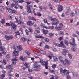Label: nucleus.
<instances>
[{
	"label": "nucleus",
	"mask_w": 79,
	"mask_h": 79,
	"mask_svg": "<svg viewBox=\"0 0 79 79\" xmlns=\"http://www.w3.org/2000/svg\"><path fill=\"white\" fill-rule=\"evenodd\" d=\"M19 52L15 50L13 52V57L14 59H12V65H15L16 64V61L18 60L17 56H18Z\"/></svg>",
	"instance_id": "nucleus-1"
},
{
	"label": "nucleus",
	"mask_w": 79,
	"mask_h": 79,
	"mask_svg": "<svg viewBox=\"0 0 79 79\" xmlns=\"http://www.w3.org/2000/svg\"><path fill=\"white\" fill-rule=\"evenodd\" d=\"M60 72L61 74H63V73H64V75L66 76L67 74H69V71L66 70H64L63 69L61 68L60 69Z\"/></svg>",
	"instance_id": "nucleus-2"
},
{
	"label": "nucleus",
	"mask_w": 79,
	"mask_h": 79,
	"mask_svg": "<svg viewBox=\"0 0 79 79\" xmlns=\"http://www.w3.org/2000/svg\"><path fill=\"white\" fill-rule=\"evenodd\" d=\"M63 64L64 66H66V65L69 66L71 64V62L70 61H68V60L65 59L64 62Z\"/></svg>",
	"instance_id": "nucleus-3"
},
{
	"label": "nucleus",
	"mask_w": 79,
	"mask_h": 79,
	"mask_svg": "<svg viewBox=\"0 0 79 79\" xmlns=\"http://www.w3.org/2000/svg\"><path fill=\"white\" fill-rule=\"evenodd\" d=\"M4 37H5V39L7 40H11V39H13V36L12 35L8 36L6 35H5Z\"/></svg>",
	"instance_id": "nucleus-4"
},
{
	"label": "nucleus",
	"mask_w": 79,
	"mask_h": 79,
	"mask_svg": "<svg viewBox=\"0 0 79 79\" xmlns=\"http://www.w3.org/2000/svg\"><path fill=\"white\" fill-rule=\"evenodd\" d=\"M53 45H56V46H58V47H62V45L63 44V41L61 42L59 44L58 43L54 42L53 43Z\"/></svg>",
	"instance_id": "nucleus-5"
},
{
	"label": "nucleus",
	"mask_w": 79,
	"mask_h": 79,
	"mask_svg": "<svg viewBox=\"0 0 79 79\" xmlns=\"http://www.w3.org/2000/svg\"><path fill=\"white\" fill-rule=\"evenodd\" d=\"M63 27V25L62 24L60 23L59 24V26L58 27L56 26L55 27V29L56 30H58V31H60V30H61V29Z\"/></svg>",
	"instance_id": "nucleus-6"
},
{
	"label": "nucleus",
	"mask_w": 79,
	"mask_h": 79,
	"mask_svg": "<svg viewBox=\"0 0 79 79\" xmlns=\"http://www.w3.org/2000/svg\"><path fill=\"white\" fill-rule=\"evenodd\" d=\"M58 7H59L58 9V11L59 12H61L63 11V7L62 6L60 5H59L58 6Z\"/></svg>",
	"instance_id": "nucleus-7"
},
{
	"label": "nucleus",
	"mask_w": 79,
	"mask_h": 79,
	"mask_svg": "<svg viewBox=\"0 0 79 79\" xmlns=\"http://www.w3.org/2000/svg\"><path fill=\"white\" fill-rule=\"evenodd\" d=\"M11 30L16 31V25L14 23L11 24Z\"/></svg>",
	"instance_id": "nucleus-8"
},
{
	"label": "nucleus",
	"mask_w": 79,
	"mask_h": 79,
	"mask_svg": "<svg viewBox=\"0 0 79 79\" xmlns=\"http://www.w3.org/2000/svg\"><path fill=\"white\" fill-rule=\"evenodd\" d=\"M11 30L16 31V25L14 23L11 24Z\"/></svg>",
	"instance_id": "nucleus-9"
},
{
	"label": "nucleus",
	"mask_w": 79,
	"mask_h": 79,
	"mask_svg": "<svg viewBox=\"0 0 79 79\" xmlns=\"http://www.w3.org/2000/svg\"><path fill=\"white\" fill-rule=\"evenodd\" d=\"M38 62H36L35 63V65L34 66V68H40V65L39 64Z\"/></svg>",
	"instance_id": "nucleus-10"
},
{
	"label": "nucleus",
	"mask_w": 79,
	"mask_h": 79,
	"mask_svg": "<svg viewBox=\"0 0 79 79\" xmlns=\"http://www.w3.org/2000/svg\"><path fill=\"white\" fill-rule=\"evenodd\" d=\"M11 8L14 7V8H15V9H18V7H19V5H18V4H15V5L12 4L11 5Z\"/></svg>",
	"instance_id": "nucleus-11"
},
{
	"label": "nucleus",
	"mask_w": 79,
	"mask_h": 79,
	"mask_svg": "<svg viewBox=\"0 0 79 79\" xmlns=\"http://www.w3.org/2000/svg\"><path fill=\"white\" fill-rule=\"evenodd\" d=\"M34 23L32 22V21H28L27 23V25H29L30 26H33V25H34Z\"/></svg>",
	"instance_id": "nucleus-12"
},
{
	"label": "nucleus",
	"mask_w": 79,
	"mask_h": 79,
	"mask_svg": "<svg viewBox=\"0 0 79 79\" xmlns=\"http://www.w3.org/2000/svg\"><path fill=\"white\" fill-rule=\"evenodd\" d=\"M59 24V20L58 19H56L54 22L52 23V24L53 25H55V26H57L58 24Z\"/></svg>",
	"instance_id": "nucleus-13"
},
{
	"label": "nucleus",
	"mask_w": 79,
	"mask_h": 79,
	"mask_svg": "<svg viewBox=\"0 0 79 79\" xmlns=\"http://www.w3.org/2000/svg\"><path fill=\"white\" fill-rule=\"evenodd\" d=\"M17 49L18 51H21L23 50V47L21 46H17Z\"/></svg>",
	"instance_id": "nucleus-14"
},
{
	"label": "nucleus",
	"mask_w": 79,
	"mask_h": 79,
	"mask_svg": "<svg viewBox=\"0 0 79 79\" xmlns=\"http://www.w3.org/2000/svg\"><path fill=\"white\" fill-rule=\"evenodd\" d=\"M59 59L60 61V62L63 64V63H64V62L65 61V60H62L63 57L61 56L59 57Z\"/></svg>",
	"instance_id": "nucleus-15"
},
{
	"label": "nucleus",
	"mask_w": 79,
	"mask_h": 79,
	"mask_svg": "<svg viewBox=\"0 0 79 79\" xmlns=\"http://www.w3.org/2000/svg\"><path fill=\"white\" fill-rule=\"evenodd\" d=\"M48 60H47V61H43L42 63V65H43V66L46 65H48Z\"/></svg>",
	"instance_id": "nucleus-16"
},
{
	"label": "nucleus",
	"mask_w": 79,
	"mask_h": 79,
	"mask_svg": "<svg viewBox=\"0 0 79 79\" xmlns=\"http://www.w3.org/2000/svg\"><path fill=\"white\" fill-rule=\"evenodd\" d=\"M6 68L7 69H11L12 70L11 71H13V66L9 65H7Z\"/></svg>",
	"instance_id": "nucleus-17"
},
{
	"label": "nucleus",
	"mask_w": 79,
	"mask_h": 79,
	"mask_svg": "<svg viewBox=\"0 0 79 79\" xmlns=\"http://www.w3.org/2000/svg\"><path fill=\"white\" fill-rule=\"evenodd\" d=\"M23 64L26 67V68H29V64L27 62H25L23 63Z\"/></svg>",
	"instance_id": "nucleus-18"
},
{
	"label": "nucleus",
	"mask_w": 79,
	"mask_h": 79,
	"mask_svg": "<svg viewBox=\"0 0 79 79\" xmlns=\"http://www.w3.org/2000/svg\"><path fill=\"white\" fill-rule=\"evenodd\" d=\"M42 31L43 32L44 34H47L48 33V30H45L44 29L42 30Z\"/></svg>",
	"instance_id": "nucleus-19"
},
{
	"label": "nucleus",
	"mask_w": 79,
	"mask_h": 79,
	"mask_svg": "<svg viewBox=\"0 0 79 79\" xmlns=\"http://www.w3.org/2000/svg\"><path fill=\"white\" fill-rule=\"evenodd\" d=\"M7 10H8L9 13H12V9H11L10 8H9L8 7H6Z\"/></svg>",
	"instance_id": "nucleus-20"
},
{
	"label": "nucleus",
	"mask_w": 79,
	"mask_h": 79,
	"mask_svg": "<svg viewBox=\"0 0 79 79\" xmlns=\"http://www.w3.org/2000/svg\"><path fill=\"white\" fill-rule=\"evenodd\" d=\"M27 11L28 12V13H29L32 14V11H31V8L27 9Z\"/></svg>",
	"instance_id": "nucleus-21"
},
{
	"label": "nucleus",
	"mask_w": 79,
	"mask_h": 79,
	"mask_svg": "<svg viewBox=\"0 0 79 79\" xmlns=\"http://www.w3.org/2000/svg\"><path fill=\"white\" fill-rule=\"evenodd\" d=\"M49 19L51 20V21H55L56 19L55 18H53L51 17H50Z\"/></svg>",
	"instance_id": "nucleus-22"
},
{
	"label": "nucleus",
	"mask_w": 79,
	"mask_h": 79,
	"mask_svg": "<svg viewBox=\"0 0 79 79\" xmlns=\"http://www.w3.org/2000/svg\"><path fill=\"white\" fill-rule=\"evenodd\" d=\"M35 37L36 38H42V39H45V38H44V37H43L42 36H40V35L36 36Z\"/></svg>",
	"instance_id": "nucleus-23"
},
{
	"label": "nucleus",
	"mask_w": 79,
	"mask_h": 79,
	"mask_svg": "<svg viewBox=\"0 0 79 79\" xmlns=\"http://www.w3.org/2000/svg\"><path fill=\"white\" fill-rule=\"evenodd\" d=\"M5 49V48L3 46H1L0 47V51H3Z\"/></svg>",
	"instance_id": "nucleus-24"
},
{
	"label": "nucleus",
	"mask_w": 79,
	"mask_h": 79,
	"mask_svg": "<svg viewBox=\"0 0 79 79\" xmlns=\"http://www.w3.org/2000/svg\"><path fill=\"white\" fill-rule=\"evenodd\" d=\"M40 52L41 54H46V52L44 50L40 51Z\"/></svg>",
	"instance_id": "nucleus-25"
},
{
	"label": "nucleus",
	"mask_w": 79,
	"mask_h": 79,
	"mask_svg": "<svg viewBox=\"0 0 79 79\" xmlns=\"http://www.w3.org/2000/svg\"><path fill=\"white\" fill-rule=\"evenodd\" d=\"M54 35V34L53 33H50L49 34V37H52Z\"/></svg>",
	"instance_id": "nucleus-26"
},
{
	"label": "nucleus",
	"mask_w": 79,
	"mask_h": 79,
	"mask_svg": "<svg viewBox=\"0 0 79 79\" xmlns=\"http://www.w3.org/2000/svg\"><path fill=\"white\" fill-rule=\"evenodd\" d=\"M72 75L73 76H74V77H76V76H78L77 73H72Z\"/></svg>",
	"instance_id": "nucleus-27"
},
{
	"label": "nucleus",
	"mask_w": 79,
	"mask_h": 79,
	"mask_svg": "<svg viewBox=\"0 0 79 79\" xmlns=\"http://www.w3.org/2000/svg\"><path fill=\"white\" fill-rule=\"evenodd\" d=\"M70 15L72 17H73V16H75V14L73 12H72L70 13Z\"/></svg>",
	"instance_id": "nucleus-28"
},
{
	"label": "nucleus",
	"mask_w": 79,
	"mask_h": 79,
	"mask_svg": "<svg viewBox=\"0 0 79 79\" xmlns=\"http://www.w3.org/2000/svg\"><path fill=\"white\" fill-rule=\"evenodd\" d=\"M53 1L55 2H56V3H60V2H61V0H52Z\"/></svg>",
	"instance_id": "nucleus-29"
},
{
	"label": "nucleus",
	"mask_w": 79,
	"mask_h": 79,
	"mask_svg": "<svg viewBox=\"0 0 79 79\" xmlns=\"http://www.w3.org/2000/svg\"><path fill=\"white\" fill-rule=\"evenodd\" d=\"M24 1L23 0H18L17 1V4H18V3H22L23 2H24Z\"/></svg>",
	"instance_id": "nucleus-30"
},
{
	"label": "nucleus",
	"mask_w": 79,
	"mask_h": 79,
	"mask_svg": "<svg viewBox=\"0 0 79 79\" xmlns=\"http://www.w3.org/2000/svg\"><path fill=\"white\" fill-rule=\"evenodd\" d=\"M1 23H2V24H4L5 23V19H2V20H1Z\"/></svg>",
	"instance_id": "nucleus-31"
},
{
	"label": "nucleus",
	"mask_w": 79,
	"mask_h": 79,
	"mask_svg": "<svg viewBox=\"0 0 79 79\" xmlns=\"http://www.w3.org/2000/svg\"><path fill=\"white\" fill-rule=\"evenodd\" d=\"M63 52H65V53H66L69 52V51L66 49H63Z\"/></svg>",
	"instance_id": "nucleus-32"
},
{
	"label": "nucleus",
	"mask_w": 79,
	"mask_h": 79,
	"mask_svg": "<svg viewBox=\"0 0 79 79\" xmlns=\"http://www.w3.org/2000/svg\"><path fill=\"white\" fill-rule=\"evenodd\" d=\"M49 71L50 73H55V70H52L50 69H49Z\"/></svg>",
	"instance_id": "nucleus-33"
},
{
	"label": "nucleus",
	"mask_w": 79,
	"mask_h": 79,
	"mask_svg": "<svg viewBox=\"0 0 79 79\" xmlns=\"http://www.w3.org/2000/svg\"><path fill=\"white\" fill-rule=\"evenodd\" d=\"M22 21H21V20H17L16 21V23H17L18 24H21Z\"/></svg>",
	"instance_id": "nucleus-34"
},
{
	"label": "nucleus",
	"mask_w": 79,
	"mask_h": 79,
	"mask_svg": "<svg viewBox=\"0 0 79 79\" xmlns=\"http://www.w3.org/2000/svg\"><path fill=\"white\" fill-rule=\"evenodd\" d=\"M25 52V53L28 55H30V52H29V51H28L27 50H26Z\"/></svg>",
	"instance_id": "nucleus-35"
},
{
	"label": "nucleus",
	"mask_w": 79,
	"mask_h": 79,
	"mask_svg": "<svg viewBox=\"0 0 79 79\" xmlns=\"http://www.w3.org/2000/svg\"><path fill=\"white\" fill-rule=\"evenodd\" d=\"M10 56H10V54H8L6 55V59H8V58H9L10 57Z\"/></svg>",
	"instance_id": "nucleus-36"
},
{
	"label": "nucleus",
	"mask_w": 79,
	"mask_h": 79,
	"mask_svg": "<svg viewBox=\"0 0 79 79\" xmlns=\"http://www.w3.org/2000/svg\"><path fill=\"white\" fill-rule=\"evenodd\" d=\"M53 56V55L52 54H50L48 56V57L50 59H52Z\"/></svg>",
	"instance_id": "nucleus-37"
},
{
	"label": "nucleus",
	"mask_w": 79,
	"mask_h": 79,
	"mask_svg": "<svg viewBox=\"0 0 79 79\" xmlns=\"http://www.w3.org/2000/svg\"><path fill=\"white\" fill-rule=\"evenodd\" d=\"M71 49L73 51H75L76 50V48L74 46H73L72 47Z\"/></svg>",
	"instance_id": "nucleus-38"
},
{
	"label": "nucleus",
	"mask_w": 79,
	"mask_h": 79,
	"mask_svg": "<svg viewBox=\"0 0 79 79\" xmlns=\"http://www.w3.org/2000/svg\"><path fill=\"white\" fill-rule=\"evenodd\" d=\"M59 34H60V35H63L64 34V33L63 31H59Z\"/></svg>",
	"instance_id": "nucleus-39"
},
{
	"label": "nucleus",
	"mask_w": 79,
	"mask_h": 79,
	"mask_svg": "<svg viewBox=\"0 0 79 79\" xmlns=\"http://www.w3.org/2000/svg\"><path fill=\"white\" fill-rule=\"evenodd\" d=\"M11 72H13V70H11L9 72V75L8 76H13V74H10V73H11Z\"/></svg>",
	"instance_id": "nucleus-40"
},
{
	"label": "nucleus",
	"mask_w": 79,
	"mask_h": 79,
	"mask_svg": "<svg viewBox=\"0 0 79 79\" xmlns=\"http://www.w3.org/2000/svg\"><path fill=\"white\" fill-rule=\"evenodd\" d=\"M50 48V46H49L48 45H46L44 47V48H47V49H49Z\"/></svg>",
	"instance_id": "nucleus-41"
},
{
	"label": "nucleus",
	"mask_w": 79,
	"mask_h": 79,
	"mask_svg": "<svg viewBox=\"0 0 79 79\" xmlns=\"http://www.w3.org/2000/svg\"><path fill=\"white\" fill-rule=\"evenodd\" d=\"M15 34L16 35H20V34H21V33L20 32H19V31L15 32Z\"/></svg>",
	"instance_id": "nucleus-42"
},
{
	"label": "nucleus",
	"mask_w": 79,
	"mask_h": 79,
	"mask_svg": "<svg viewBox=\"0 0 79 79\" xmlns=\"http://www.w3.org/2000/svg\"><path fill=\"white\" fill-rule=\"evenodd\" d=\"M20 59L21 61H24V59L23 58V56H20Z\"/></svg>",
	"instance_id": "nucleus-43"
},
{
	"label": "nucleus",
	"mask_w": 79,
	"mask_h": 79,
	"mask_svg": "<svg viewBox=\"0 0 79 79\" xmlns=\"http://www.w3.org/2000/svg\"><path fill=\"white\" fill-rule=\"evenodd\" d=\"M54 61H58V58L56 56L54 57Z\"/></svg>",
	"instance_id": "nucleus-44"
},
{
	"label": "nucleus",
	"mask_w": 79,
	"mask_h": 79,
	"mask_svg": "<svg viewBox=\"0 0 79 79\" xmlns=\"http://www.w3.org/2000/svg\"><path fill=\"white\" fill-rule=\"evenodd\" d=\"M0 10L1 11H4V9H3V7L2 6H0Z\"/></svg>",
	"instance_id": "nucleus-45"
},
{
	"label": "nucleus",
	"mask_w": 79,
	"mask_h": 79,
	"mask_svg": "<svg viewBox=\"0 0 79 79\" xmlns=\"http://www.w3.org/2000/svg\"><path fill=\"white\" fill-rule=\"evenodd\" d=\"M64 42H65V44H66V45L68 46V41H67L66 40H65Z\"/></svg>",
	"instance_id": "nucleus-46"
},
{
	"label": "nucleus",
	"mask_w": 79,
	"mask_h": 79,
	"mask_svg": "<svg viewBox=\"0 0 79 79\" xmlns=\"http://www.w3.org/2000/svg\"><path fill=\"white\" fill-rule=\"evenodd\" d=\"M56 66H57L56 64H53L52 66V68H53V69H55V68H56Z\"/></svg>",
	"instance_id": "nucleus-47"
},
{
	"label": "nucleus",
	"mask_w": 79,
	"mask_h": 79,
	"mask_svg": "<svg viewBox=\"0 0 79 79\" xmlns=\"http://www.w3.org/2000/svg\"><path fill=\"white\" fill-rule=\"evenodd\" d=\"M4 32L5 34H10V32H11V31H6Z\"/></svg>",
	"instance_id": "nucleus-48"
},
{
	"label": "nucleus",
	"mask_w": 79,
	"mask_h": 79,
	"mask_svg": "<svg viewBox=\"0 0 79 79\" xmlns=\"http://www.w3.org/2000/svg\"><path fill=\"white\" fill-rule=\"evenodd\" d=\"M70 44L71 45H76V44L74 43L73 42H70Z\"/></svg>",
	"instance_id": "nucleus-49"
},
{
	"label": "nucleus",
	"mask_w": 79,
	"mask_h": 79,
	"mask_svg": "<svg viewBox=\"0 0 79 79\" xmlns=\"http://www.w3.org/2000/svg\"><path fill=\"white\" fill-rule=\"evenodd\" d=\"M68 55L69 58L71 59L72 58V55L70 54H68Z\"/></svg>",
	"instance_id": "nucleus-50"
},
{
	"label": "nucleus",
	"mask_w": 79,
	"mask_h": 79,
	"mask_svg": "<svg viewBox=\"0 0 79 79\" xmlns=\"http://www.w3.org/2000/svg\"><path fill=\"white\" fill-rule=\"evenodd\" d=\"M25 31L26 33V35H29V31H28V30H27V29H26L25 30Z\"/></svg>",
	"instance_id": "nucleus-51"
},
{
	"label": "nucleus",
	"mask_w": 79,
	"mask_h": 79,
	"mask_svg": "<svg viewBox=\"0 0 79 79\" xmlns=\"http://www.w3.org/2000/svg\"><path fill=\"white\" fill-rule=\"evenodd\" d=\"M21 40L23 41V42H24L26 41V39L25 38L23 37L22 38Z\"/></svg>",
	"instance_id": "nucleus-52"
},
{
	"label": "nucleus",
	"mask_w": 79,
	"mask_h": 79,
	"mask_svg": "<svg viewBox=\"0 0 79 79\" xmlns=\"http://www.w3.org/2000/svg\"><path fill=\"white\" fill-rule=\"evenodd\" d=\"M31 20H33V21H36V19H35L34 17H32L31 18Z\"/></svg>",
	"instance_id": "nucleus-53"
},
{
	"label": "nucleus",
	"mask_w": 79,
	"mask_h": 79,
	"mask_svg": "<svg viewBox=\"0 0 79 79\" xmlns=\"http://www.w3.org/2000/svg\"><path fill=\"white\" fill-rule=\"evenodd\" d=\"M54 28H55V27L53 26L49 27V29H53Z\"/></svg>",
	"instance_id": "nucleus-54"
},
{
	"label": "nucleus",
	"mask_w": 79,
	"mask_h": 79,
	"mask_svg": "<svg viewBox=\"0 0 79 79\" xmlns=\"http://www.w3.org/2000/svg\"><path fill=\"white\" fill-rule=\"evenodd\" d=\"M69 9H67L66 11V15H68V13H69Z\"/></svg>",
	"instance_id": "nucleus-55"
},
{
	"label": "nucleus",
	"mask_w": 79,
	"mask_h": 79,
	"mask_svg": "<svg viewBox=\"0 0 79 79\" xmlns=\"http://www.w3.org/2000/svg\"><path fill=\"white\" fill-rule=\"evenodd\" d=\"M5 76V75L2 74L1 76L0 77V78H3V77Z\"/></svg>",
	"instance_id": "nucleus-56"
},
{
	"label": "nucleus",
	"mask_w": 79,
	"mask_h": 79,
	"mask_svg": "<svg viewBox=\"0 0 79 79\" xmlns=\"http://www.w3.org/2000/svg\"><path fill=\"white\" fill-rule=\"evenodd\" d=\"M16 11L15 10H12V13H16Z\"/></svg>",
	"instance_id": "nucleus-57"
},
{
	"label": "nucleus",
	"mask_w": 79,
	"mask_h": 79,
	"mask_svg": "<svg viewBox=\"0 0 79 79\" xmlns=\"http://www.w3.org/2000/svg\"><path fill=\"white\" fill-rule=\"evenodd\" d=\"M58 40L59 41H61V40H63V37H60L58 38Z\"/></svg>",
	"instance_id": "nucleus-58"
},
{
	"label": "nucleus",
	"mask_w": 79,
	"mask_h": 79,
	"mask_svg": "<svg viewBox=\"0 0 79 79\" xmlns=\"http://www.w3.org/2000/svg\"><path fill=\"white\" fill-rule=\"evenodd\" d=\"M45 40L46 42H49V39L48 38H46L45 39Z\"/></svg>",
	"instance_id": "nucleus-59"
},
{
	"label": "nucleus",
	"mask_w": 79,
	"mask_h": 79,
	"mask_svg": "<svg viewBox=\"0 0 79 79\" xmlns=\"http://www.w3.org/2000/svg\"><path fill=\"white\" fill-rule=\"evenodd\" d=\"M43 21L44 22V23H46L47 22V19H44Z\"/></svg>",
	"instance_id": "nucleus-60"
},
{
	"label": "nucleus",
	"mask_w": 79,
	"mask_h": 79,
	"mask_svg": "<svg viewBox=\"0 0 79 79\" xmlns=\"http://www.w3.org/2000/svg\"><path fill=\"white\" fill-rule=\"evenodd\" d=\"M39 8L40 9V11H42V6H40L39 7Z\"/></svg>",
	"instance_id": "nucleus-61"
},
{
	"label": "nucleus",
	"mask_w": 79,
	"mask_h": 79,
	"mask_svg": "<svg viewBox=\"0 0 79 79\" xmlns=\"http://www.w3.org/2000/svg\"><path fill=\"white\" fill-rule=\"evenodd\" d=\"M0 68H1L2 69H3L4 68V66L3 65H0Z\"/></svg>",
	"instance_id": "nucleus-62"
},
{
	"label": "nucleus",
	"mask_w": 79,
	"mask_h": 79,
	"mask_svg": "<svg viewBox=\"0 0 79 79\" xmlns=\"http://www.w3.org/2000/svg\"><path fill=\"white\" fill-rule=\"evenodd\" d=\"M51 77L50 79H54V76L53 75H51Z\"/></svg>",
	"instance_id": "nucleus-63"
},
{
	"label": "nucleus",
	"mask_w": 79,
	"mask_h": 79,
	"mask_svg": "<svg viewBox=\"0 0 79 79\" xmlns=\"http://www.w3.org/2000/svg\"><path fill=\"white\" fill-rule=\"evenodd\" d=\"M67 79H71V77L69 76H68L67 77Z\"/></svg>",
	"instance_id": "nucleus-64"
}]
</instances>
